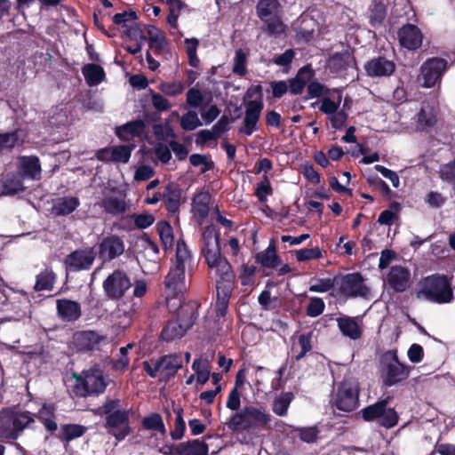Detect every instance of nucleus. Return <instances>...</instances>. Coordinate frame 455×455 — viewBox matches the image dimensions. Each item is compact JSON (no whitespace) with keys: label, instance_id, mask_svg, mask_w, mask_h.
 I'll return each mask as SVG.
<instances>
[{"label":"nucleus","instance_id":"nucleus-24","mask_svg":"<svg viewBox=\"0 0 455 455\" xmlns=\"http://www.w3.org/2000/svg\"><path fill=\"white\" fill-rule=\"evenodd\" d=\"M58 316L64 322H76L82 315L81 305L68 299H60L56 301Z\"/></svg>","mask_w":455,"mask_h":455},{"label":"nucleus","instance_id":"nucleus-16","mask_svg":"<svg viewBox=\"0 0 455 455\" xmlns=\"http://www.w3.org/2000/svg\"><path fill=\"white\" fill-rule=\"evenodd\" d=\"M95 259L94 248L77 249L67 255L63 260L66 271L79 272L89 270Z\"/></svg>","mask_w":455,"mask_h":455},{"label":"nucleus","instance_id":"nucleus-61","mask_svg":"<svg viewBox=\"0 0 455 455\" xmlns=\"http://www.w3.org/2000/svg\"><path fill=\"white\" fill-rule=\"evenodd\" d=\"M132 347V344H128L125 347H122L119 349L120 356L118 359L113 362V368L121 371H125L130 363V358L128 356V350Z\"/></svg>","mask_w":455,"mask_h":455},{"label":"nucleus","instance_id":"nucleus-1","mask_svg":"<svg viewBox=\"0 0 455 455\" xmlns=\"http://www.w3.org/2000/svg\"><path fill=\"white\" fill-rule=\"evenodd\" d=\"M201 256L211 269H215L217 297L230 299L234 289L235 274L228 260L221 254L220 232L213 224L204 228L199 241Z\"/></svg>","mask_w":455,"mask_h":455},{"label":"nucleus","instance_id":"nucleus-35","mask_svg":"<svg viewBox=\"0 0 455 455\" xmlns=\"http://www.w3.org/2000/svg\"><path fill=\"white\" fill-rule=\"evenodd\" d=\"M12 430L14 434L17 435V438L20 436V433L26 428L28 427L31 423L35 422L34 418L32 417L31 412L25 411H9Z\"/></svg>","mask_w":455,"mask_h":455},{"label":"nucleus","instance_id":"nucleus-45","mask_svg":"<svg viewBox=\"0 0 455 455\" xmlns=\"http://www.w3.org/2000/svg\"><path fill=\"white\" fill-rule=\"evenodd\" d=\"M24 142L23 139L20 137V130L16 129L14 131L0 133V145L2 150L12 149L16 146L22 145Z\"/></svg>","mask_w":455,"mask_h":455},{"label":"nucleus","instance_id":"nucleus-44","mask_svg":"<svg viewBox=\"0 0 455 455\" xmlns=\"http://www.w3.org/2000/svg\"><path fill=\"white\" fill-rule=\"evenodd\" d=\"M390 210H384L380 212L378 218V222L381 225L391 226L398 218V212L402 210L401 204L393 201L389 204Z\"/></svg>","mask_w":455,"mask_h":455},{"label":"nucleus","instance_id":"nucleus-51","mask_svg":"<svg viewBox=\"0 0 455 455\" xmlns=\"http://www.w3.org/2000/svg\"><path fill=\"white\" fill-rule=\"evenodd\" d=\"M233 73L239 76H244L247 74V53L243 49L235 51Z\"/></svg>","mask_w":455,"mask_h":455},{"label":"nucleus","instance_id":"nucleus-34","mask_svg":"<svg viewBox=\"0 0 455 455\" xmlns=\"http://www.w3.org/2000/svg\"><path fill=\"white\" fill-rule=\"evenodd\" d=\"M57 281V275L54 273L52 267H47L44 270L40 271L36 276V283L34 285L35 291L53 290Z\"/></svg>","mask_w":455,"mask_h":455},{"label":"nucleus","instance_id":"nucleus-9","mask_svg":"<svg viewBox=\"0 0 455 455\" xmlns=\"http://www.w3.org/2000/svg\"><path fill=\"white\" fill-rule=\"evenodd\" d=\"M360 384L357 379L346 378L337 385L331 400L333 409L345 414L356 411L360 406Z\"/></svg>","mask_w":455,"mask_h":455},{"label":"nucleus","instance_id":"nucleus-58","mask_svg":"<svg viewBox=\"0 0 455 455\" xmlns=\"http://www.w3.org/2000/svg\"><path fill=\"white\" fill-rule=\"evenodd\" d=\"M325 304L323 299L318 297L311 298L306 307L307 315L310 317H317L323 314Z\"/></svg>","mask_w":455,"mask_h":455},{"label":"nucleus","instance_id":"nucleus-17","mask_svg":"<svg viewBox=\"0 0 455 455\" xmlns=\"http://www.w3.org/2000/svg\"><path fill=\"white\" fill-rule=\"evenodd\" d=\"M106 336L99 334L95 331H77L72 337V344L76 352L89 353L100 349L102 341Z\"/></svg>","mask_w":455,"mask_h":455},{"label":"nucleus","instance_id":"nucleus-3","mask_svg":"<svg viewBox=\"0 0 455 455\" xmlns=\"http://www.w3.org/2000/svg\"><path fill=\"white\" fill-rule=\"evenodd\" d=\"M104 416L103 427L107 433L118 442L124 441L132 431L130 420L131 410L121 408V400L107 398L99 408Z\"/></svg>","mask_w":455,"mask_h":455},{"label":"nucleus","instance_id":"nucleus-26","mask_svg":"<svg viewBox=\"0 0 455 455\" xmlns=\"http://www.w3.org/2000/svg\"><path fill=\"white\" fill-rule=\"evenodd\" d=\"M24 180L17 172H10L0 179V196H14L25 191Z\"/></svg>","mask_w":455,"mask_h":455},{"label":"nucleus","instance_id":"nucleus-46","mask_svg":"<svg viewBox=\"0 0 455 455\" xmlns=\"http://www.w3.org/2000/svg\"><path fill=\"white\" fill-rule=\"evenodd\" d=\"M313 331H307L299 335L298 337V345L300 347V351L294 356L295 362H299L303 359L306 355L310 352L313 348L312 344Z\"/></svg>","mask_w":455,"mask_h":455},{"label":"nucleus","instance_id":"nucleus-40","mask_svg":"<svg viewBox=\"0 0 455 455\" xmlns=\"http://www.w3.org/2000/svg\"><path fill=\"white\" fill-rule=\"evenodd\" d=\"M87 427L80 424H64L59 435L60 441L70 443L74 439L83 436L87 432Z\"/></svg>","mask_w":455,"mask_h":455},{"label":"nucleus","instance_id":"nucleus-7","mask_svg":"<svg viewBox=\"0 0 455 455\" xmlns=\"http://www.w3.org/2000/svg\"><path fill=\"white\" fill-rule=\"evenodd\" d=\"M411 370V366L400 362L396 348L387 350L379 356L380 378L387 387L405 381Z\"/></svg>","mask_w":455,"mask_h":455},{"label":"nucleus","instance_id":"nucleus-18","mask_svg":"<svg viewBox=\"0 0 455 455\" xmlns=\"http://www.w3.org/2000/svg\"><path fill=\"white\" fill-rule=\"evenodd\" d=\"M264 108V102L261 100H248L245 102L244 117L243 126L238 129V133L251 136L259 130L258 123Z\"/></svg>","mask_w":455,"mask_h":455},{"label":"nucleus","instance_id":"nucleus-21","mask_svg":"<svg viewBox=\"0 0 455 455\" xmlns=\"http://www.w3.org/2000/svg\"><path fill=\"white\" fill-rule=\"evenodd\" d=\"M327 66L333 74L345 72L349 67H353L358 70L356 59L353 51L350 49L331 54L327 60Z\"/></svg>","mask_w":455,"mask_h":455},{"label":"nucleus","instance_id":"nucleus-55","mask_svg":"<svg viewBox=\"0 0 455 455\" xmlns=\"http://www.w3.org/2000/svg\"><path fill=\"white\" fill-rule=\"evenodd\" d=\"M202 125V122L198 118L197 113L189 110L185 113L180 119V127L184 131H193Z\"/></svg>","mask_w":455,"mask_h":455},{"label":"nucleus","instance_id":"nucleus-10","mask_svg":"<svg viewBox=\"0 0 455 455\" xmlns=\"http://www.w3.org/2000/svg\"><path fill=\"white\" fill-rule=\"evenodd\" d=\"M392 396L379 399L372 404L363 408L359 415L365 422H376L379 427L390 429L399 422V414L395 408L388 406Z\"/></svg>","mask_w":455,"mask_h":455},{"label":"nucleus","instance_id":"nucleus-25","mask_svg":"<svg viewBox=\"0 0 455 455\" xmlns=\"http://www.w3.org/2000/svg\"><path fill=\"white\" fill-rule=\"evenodd\" d=\"M387 283L395 292H403L409 286L411 273L402 266H393L387 275Z\"/></svg>","mask_w":455,"mask_h":455},{"label":"nucleus","instance_id":"nucleus-5","mask_svg":"<svg viewBox=\"0 0 455 455\" xmlns=\"http://www.w3.org/2000/svg\"><path fill=\"white\" fill-rule=\"evenodd\" d=\"M191 260L190 251L183 240H179L176 246L175 260L173 267L164 278L167 300L170 298H177L183 294L186 289L185 270L186 264Z\"/></svg>","mask_w":455,"mask_h":455},{"label":"nucleus","instance_id":"nucleus-15","mask_svg":"<svg viewBox=\"0 0 455 455\" xmlns=\"http://www.w3.org/2000/svg\"><path fill=\"white\" fill-rule=\"evenodd\" d=\"M448 68V61L440 57L427 58L420 68L423 85L432 88L440 83Z\"/></svg>","mask_w":455,"mask_h":455},{"label":"nucleus","instance_id":"nucleus-36","mask_svg":"<svg viewBox=\"0 0 455 455\" xmlns=\"http://www.w3.org/2000/svg\"><path fill=\"white\" fill-rule=\"evenodd\" d=\"M369 23L377 28L383 24L387 13V5L384 0H372L369 7Z\"/></svg>","mask_w":455,"mask_h":455},{"label":"nucleus","instance_id":"nucleus-4","mask_svg":"<svg viewBox=\"0 0 455 455\" xmlns=\"http://www.w3.org/2000/svg\"><path fill=\"white\" fill-rule=\"evenodd\" d=\"M272 419L263 407L247 405L232 414L225 424L233 432H250L256 429H271Z\"/></svg>","mask_w":455,"mask_h":455},{"label":"nucleus","instance_id":"nucleus-28","mask_svg":"<svg viewBox=\"0 0 455 455\" xmlns=\"http://www.w3.org/2000/svg\"><path fill=\"white\" fill-rule=\"evenodd\" d=\"M80 206V200L76 196L58 197L53 201L52 213L55 216H68Z\"/></svg>","mask_w":455,"mask_h":455},{"label":"nucleus","instance_id":"nucleus-31","mask_svg":"<svg viewBox=\"0 0 455 455\" xmlns=\"http://www.w3.org/2000/svg\"><path fill=\"white\" fill-rule=\"evenodd\" d=\"M100 206L107 214L116 216L126 212L130 208V204L124 198L108 196L101 199Z\"/></svg>","mask_w":455,"mask_h":455},{"label":"nucleus","instance_id":"nucleus-41","mask_svg":"<svg viewBox=\"0 0 455 455\" xmlns=\"http://www.w3.org/2000/svg\"><path fill=\"white\" fill-rule=\"evenodd\" d=\"M436 122V115L430 108H421L416 116V125L419 131L433 128Z\"/></svg>","mask_w":455,"mask_h":455},{"label":"nucleus","instance_id":"nucleus-43","mask_svg":"<svg viewBox=\"0 0 455 455\" xmlns=\"http://www.w3.org/2000/svg\"><path fill=\"white\" fill-rule=\"evenodd\" d=\"M151 28H155L153 26H149L148 30L150 36L148 37V46L153 50L156 55L163 53L165 47L168 45V41L164 33L158 32L156 35L151 34Z\"/></svg>","mask_w":455,"mask_h":455},{"label":"nucleus","instance_id":"nucleus-11","mask_svg":"<svg viewBox=\"0 0 455 455\" xmlns=\"http://www.w3.org/2000/svg\"><path fill=\"white\" fill-rule=\"evenodd\" d=\"M107 386L108 383L102 371L98 368H91L84 371V376H75L72 392L76 397L84 398L104 393Z\"/></svg>","mask_w":455,"mask_h":455},{"label":"nucleus","instance_id":"nucleus-62","mask_svg":"<svg viewBox=\"0 0 455 455\" xmlns=\"http://www.w3.org/2000/svg\"><path fill=\"white\" fill-rule=\"evenodd\" d=\"M187 104L194 108H197L202 106L204 101V96L199 89L192 87L190 88L186 95Z\"/></svg>","mask_w":455,"mask_h":455},{"label":"nucleus","instance_id":"nucleus-33","mask_svg":"<svg viewBox=\"0 0 455 455\" xmlns=\"http://www.w3.org/2000/svg\"><path fill=\"white\" fill-rule=\"evenodd\" d=\"M209 446L204 440L193 439L179 443L177 455H208Z\"/></svg>","mask_w":455,"mask_h":455},{"label":"nucleus","instance_id":"nucleus-22","mask_svg":"<svg viewBox=\"0 0 455 455\" xmlns=\"http://www.w3.org/2000/svg\"><path fill=\"white\" fill-rule=\"evenodd\" d=\"M41 164L36 156H21L18 158L17 173L25 180H38L41 179Z\"/></svg>","mask_w":455,"mask_h":455},{"label":"nucleus","instance_id":"nucleus-27","mask_svg":"<svg viewBox=\"0 0 455 455\" xmlns=\"http://www.w3.org/2000/svg\"><path fill=\"white\" fill-rule=\"evenodd\" d=\"M145 126L143 120L137 119L116 126L115 133L120 140L129 141L135 137L140 136L144 132Z\"/></svg>","mask_w":455,"mask_h":455},{"label":"nucleus","instance_id":"nucleus-60","mask_svg":"<svg viewBox=\"0 0 455 455\" xmlns=\"http://www.w3.org/2000/svg\"><path fill=\"white\" fill-rule=\"evenodd\" d=\"M185 86L180 82H164L159 85V90L167 96H176L183 92Z\"/></svg>","mask_w":455,"mask_h":455},{"label":"nucleus","instance_id":"nucleus-56","mask_svg":"<svg viewBox=\"0 0 455 455\" xmlns=\"http://www.w3.org/2000/svg\"><path fill=\"white\" fill-rule=\"evenodd\" d=\"M307 99L320 98L329 93L330 90L323 84L316 80L310 81L307 87Z\"/></svg>","mask_w":455,"mask_h":455},{"label":"nucleus","instance_id":"nucleus-39","mask_svg":"<svg viewBox=\"0 0 455 455\" xmlns=\"http://www.w3.org/2000/svg\"><path fill=\"white\" fill-rule=\"evenodd\" d=\"M83 75L90 86L100 84L105 78V71L100 65L89 63L83 68Z\"/></svg>","mask_w":455,"mask_h":455},{"label":"nucleus","instance_id":"nucleus-19","mask_svg":"<svg viewBox=\"0 0 455 455\" xmlns=\"http://www.w3.org/2000/svg\"><path fill=\"white\" fill-rule=\"evenodd\" d=\"M363 68L366 75L371 78L389 77L395 72L396 65L394 60L379 55L367 60Z\"/></svg>","mask_w":455,"mask_h":455},{"label":"nucleus","instance_id":"nucleus-50","mask_svg":"<svg viewBox=\"0 0 455 455\" xmlns=\"http://www.w3.org/2000/svg\"><path fill=\"white\" fill-rule=\"evenodd\" d=\"M176 413L175 422H174V429L170 432V435L173 441L181 440L184 436V433L186 431V424L183 419V409L177 408L174 410Z\"/></svg>","mask_w":455,"mask_h":455},{"label":"nucleus","instance_id":"nucleus-47","mask_svg":"<svg viewBox=\"0 0 455 455\" xmlns=\"http://www.w3.org/2000/svg\"><path fill=\"white\" fill-rule=\"evenodd\" d=\"M184 43L186 44V52L188 59V64L195 68H198L200 66V60L196 52L199 45V40L195 37L186 38Z\"/></svg>","mask_w":455,"mask_h":455},{"label":"nucleus","instance_id":"nucleus-52","mask_svg":"<svg viewBox=\"0 0 455 455\" xmlns=\"http://www.w3.org/2000/svg\"><path fill=\"white\" fill-rule=\"evenodd\" d=\"M315 20L313 19L302 18L300 26L297 31L305 42H309L313 39L315 34Z\"/></svg>","mask_w":455,"mask_h":455},{"label":"nucleus","instance_id":"nucleus-64","mask_svg":"<svg viewBox=\"0 0 455 455\" xmlns=\"http://www.w3.org/2000/svg\"><path fill=\"white\" fill-rule=\"evenodd\" d=\"M440 177L448 183L455 184V160L442 167Z\"/></svg>","mask_w":455,"mask_h":455},{"label":"nucleus","instance_id":"nucleus-30","mask_svg":"<svg viewBox=\"0 0 455 455\" xmlns=\"http://www.w3.org/2000/svg\"><path fill=\"white\" fill-rule=\"evenodd\" d=\"M337 323L339 330L345 337L354 340L361 338L363 331L355 318L343 315L337 318Z\"/></svg>","mask_w":455,"mask_h":455},{"label":"nucleus","instance_id":"nucleus-63","mask_svg":"<svg viewBox=\"0 0 455 455\" xmlns=\"http://www.w3.org/2000/svg\"><path fill=\"white\" fill-rule=\"evenodd\" d=\"M331 289L336 291V275L333 278L320 279L317 283L310 286L309 291L315 292H326Z\"/></svg>","mask_w":455,"mask_h":455},{"label":"nucleus","instance_id":"nucleus-8","mask_svg":"<svg viewBox=\"0 0 455 455\" xmlns=\"http://www.w3.org/2000/svg\"><path fill=\"white\" fill-rule=\"evenodd\" d=\"M255 9L265 33L269 36L284 33L286 26L283 21V6L278 0H259Z\"/></svg>","mask_w":455,"mask_h":455},{"label":"nucleus","instance_id":"nucleus-57","mask_svg":"<svg viewBox=\"0 0 455 455\" xmlns=\"http://www.w3.org/2000/svg\"><path fill=\"white\" fill-rule=\"evenodd\" d=\"M322 250L316 246L314 248H303L296 251V259L298 261H307L322 258Z\"/></svg>","mask_w":455,"mask_h":455},{"label":"nucleus","instance_id":"nucleus-6","mask_svg":"<svg viewBox=\"0 0 455 455\" xmlns=\"http://www.w3.org/2000/svg\"><path fill=\"white\" fill-rule=\"evenodd\" d=\"M196 303H187L179 307L175 317L170 319L163 327L160 338L171 342L181 339L193 327L198 318Z\"/></svg>","mask_w":455,"mask_h":455},{"label":"nucleus","instance_id":"nucleus-13","mask_svg":"<svg viewBox=\"0 0 455 455\" xmlns=\"http://www.w3.org/2000/svg\"><path fill=\"white\" fill-rule=\"evenodd\" d=\"M132 287V282L130 275L120 268L110 273L102 283L105 297L112 301L122 299Z\"/></svg>","mask_w":455,"mask_h":455},{"label":"nucleus","instance_id":"nucleus-12","mask_svg":"<svg viewBox=\"0 0 455 455\" xmlns=\"http://www.w3.org/2000/svg\"><path fill=\"white\" fill-rule=\"evenodd\" d=\"M336 292L346 299L367 298L371 290L365 284L362 274L354 272L336 275Z\"/></svg>","mask_w":455,"mask_h":455},{"label":"nucleus","instance_id":"nucleus-49","mask_svg":"<svg viewBox=\"0 0 455 455\" xmlns=\"http://www.w3.org/2000/svg\"><path fill=\"white\" fill-rule=\"evenodd\" d=\"M156 229L163 245L171 247L173 243V229L171 224L165 220H161L156 224Z\"/></svg>","mask_w":455,"mask_h":455},{"label":"nucleus","instance_id":"nucleus-53","mask_svg":"<svg viewBox=\"0 0 455 455\" xmlns=\"http://www.w3.org/2000/svg\"><path fill=\"white\" fill-rule=\"evenodd\" d=\"M132 147L129 145H119L112 148L111 157L112 162L124 163L129 162Z\"/></svg>","mask_w":455,"mask_h":455},{"label":"nucleus","instance_id":"nucleus-29","mask_svg":"<svg viewBox=\"0 0 455 455\" xmlns=\"http://www.w3.org/2000/svg\"><path fill=\"white\" fill-rule=\"evenodd\" d=\"M160 369L164 372L167 379L173 378L177 371L183 367L182 356L180 354H170L163 355L158 359Z\"/></svg>","mask_w":455,"mask_h":455},{"label":"nucleus","instance_id":"nucleus-59","mask_svg":"<svg viewBox=\"0 0 455 455\" xmlns=\"http://www.w3.org/2000/svg\"><path fill=\"white\" fill-rule=\"evenodd\" d=\"M258 301L264 310L275 309L278 307L279 299L277 297L271 298V292L264 290L258 297Z\"/></svg>","mask_w":455,"mask_h":455},{"label":"nucleus","instance_id":"nucleus-48","mask_svg":"<svg viewBox=\"0 0 455 455\" xmlns=\"http://www.w3.org/2000/svg\"><path fill=\"white\" fill-rule=\"evenodd\" d=\"M0 438L16 440L17 435L12 430L9 411L0 412Z\"/></svg>","mask_w":455,"mask_h":455},{"label":"nucleus","instance_id":"nucleus-2","mask_svg":"<svg viewBox=\"0 0 455 455\" xmlns=\"http://www.w3.org/2000/svg\"><path fill=\"white\" fill-rule=\"evenodd\" d=\"M452 276L444 274H432L422 277L417 283L413 294L419 300L435 304H448L454 300L451 287Z\"/></svg>","mask_w":455,"mask_h":455},{"label":"nucleus","instance_id":"nucleus-37","mask_svg":"<svg viewBox=\"0 0 455 455\" xmlns=\"http://www.w3.org/2000/svg\"><path fill=\"white\" fill-rule=\"evenodd\" d=\"M255 258L256 262L259 263L263 267L275 268L281 263V259L276 254L275 246L273 243H271L264 251L257 253Z\"/></svg>","mask_w":455,"mask_h":455},{"label":"nucleus","instance_id":"nucleus-20","mask_svg":"<svg viewBox=\"0 0 455 455\" xmlns=\"http://www.w3.org/2000/svg\"><path fill=\"white\" fill-rule=\"evenodd\" d=\"M423 37L419 28L411 23L403 25L397 31L399 44L408 51L419 49L422 45Z\"/></svg>","mask_w":455,"mask_h":455},{"label":"nucleus","instance_id":"nucleus-14","mask_svg":"<svg viewBox=\"0 0 455 455\" xmlns=\"http://www.w3.org/2000/svg\"><path fill=\"white\" fill-rule=\"evenodd\" d=\"M95 257L102 262H110L124 254L125 243L124 239L116 234H108L103 236L95 245Z\"/></svg>","mask_w":455,"mask_h":455},{"label":"nucleus","instance_id":"nucleus-42","mask_svg":"<svg viewBox=\"0 0 455 455\" xmlns=\"http://www.w3.org/2000/svg\"><path fill=\"white\" fill-rule=\"evenodd\" d=\"M141 427L145 430L157 431L162 435H165L166 434V428L163 418L157 412H152L144 417L141 420Z\"/></svg>","mask_w":455,"mask_h":455},{"label":"nucleus","instance_id":"nucleus-23","mask_svg":"<svg viewBox=\"0 0 455 455\" xmlns=\"http://www.w3.org/2000/svg\"><path fill=\"white\" fill-rule=\"evenodd\" d=\"M182 189L176 182H169L164 187L162 197L164 205L169 216L179 213L181 202Z\"/></svg>","mask_w":455,"mask_h":455},{"label":"nucleus","instance_id":"nucleus-38","mask_svg":"<svg viewBox=\"0 0 455 455\" xmlns=\"http://www.w3.org/2000/svg\"><path fill=\"white\" fill-rule=\"evenodd\" d=\"M210 201L211 195L209 192H200L193 198V212L201 220H205L209 214Z\"/></svg>","mask_w":455,"mask_h":455},{"label":"nucleus","instance_id":"nucleus-32","mask_svg":"<svg viewBox=\"0 0 455 455\" xmlns=\"http://www.w3.org/2000/svg\"><path fill=\"white\" fill-rule=\"evenodd\" d=\"M56 406L54 403H44L35 417L44 425V427L53 433L57 430L58 425L55 420Z\"/></svg>","mask_w":455,"mask_h":455},{"label":"nucleus","instance_id":"nucleus-54","mask_svg":"<svg viewBox=\"0 0 455 455\" xmlns=\"http://www.w3.org/2000/svg\"><path fill=\"white\" fill-rule=\"evenodd\" d=\"M293 397L292 393H285L283 396L275 399L273 403L272 410L274 413L278 416H284L287 414L289 405Z\"/></svg>","mask_w":455,"mask_h":455}]
</instances>
